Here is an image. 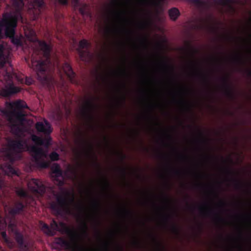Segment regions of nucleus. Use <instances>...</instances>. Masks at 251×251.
<instances>
[{
	"mask_svg": "<svg viewBox=\"0 0 251 251\" xmlns=\"http://www.w3.org/2000/svg\"><path fill=\"white\" fill-rule=\"evenodd\" d=\"M57 1L62 5H67L68 3V0H57Z\"/></svg>",
	"mask_w": 251,
	"mask_h": 251,
	"instance_id": "obj_46",
	"label": "nucleus"
},
{
	"mask_svg": "<svg viewBox=\"0 0 251 251\" xmlns=\"http://www.w3.org/2000/svg\"><path fill=\"white\" fill-rule=\"evenodd\" d=\"M230 180H231L233 182H234L235 187L237 189H240L244 186L243 183L241 181H240L239 180H238L236 178H232Z\"/></svg>",
	"mask_w": 251,
	"mask_h": 251,
	"instance_id": "obj_26",
	"label": "nucleus"
},
{
	"mask_svg": "<svg viewBox=\"0 0 251 251\" xmlns=\"http://www.w3.org/2000/svg\"><path fill=\"white\" fill-rule=\"evenodd\" d=\"M73 172L74 174L76 175L77 174V170L76 169H74L73 170Z\"/></svg>",
	"mask_w": 251,
	"mask_h": 251,
	"instance_id": "obj_58",
	"label": "nucleus"
},
{
	"mask_svg": "<svg viewBox=\"0 0 251 251\" xmlns=\"http://www.w3.org/2000/svg\"><path fill=\"white\" fill-rule=\"evenodd\" d=\"M225 171L226 173L229 176H233L235 175V172L228 167L226 168Z\"/></svg>",
	"mask_w": 251,
	"mask_h": 251,
	"instance_id": "obj_40",
	"label": "nucleus"
},
{
	"mask_svg": "<svg viewBox=\"0 0 251 251\" xmlns=\"http://www.w3.org/2000/svg\"><path fill=\"white\" fill-rule=\"evenodd\" d=\"M233 60H234V62H235L236 63H243V60H242L241 56H239V55H237V56H235L233 58Z\"/></svg>",
	"mask_w": 251,
	"mask_h": 251,
	"instance_id": "obj_39",
	"label": "nucleus"
},
{
	"mask_svg": "<svg viewBox=\"0 0 251 251\" xmlns=\"http://www.w3.org/2000/svg\"><path fill=\"white\" fill-rule=\"evenodd\" d=\"M29 151L37 167L46 169L50 166V162L45 160V158L47 157V154L42 148L31 146L29 148Z\"/></svg>",
	"mask_w": 251,
	"mask_h": 251,
	"instance_id": "obj_4",
	"label": "nucleus"
},
{
	"mask_svg": "<svg viewBox=\"0 0 251 251\" xmlns=\"http://www.w3.org/2000/svg\"><path fill=\"white\" fill-rule=\"evenodd\" d=\"M104 140L105 141L106 145L107 146H108L109 145V142H108V140L107 138L106 137H104Z\"/></svg>",
	"mask_w": 251,
	"mask_h": 251,
	"instance_id": "obj_55",
	"label": "nucleus"
},
{
	"mask_svg": "<svg viewBox=\"0 0 251 251\" xmlns=\"http://www.w3.org/2000/svg\"><path fill=\"white\" fill-rule=\"evenodd\" d=\"M1 238L2 239L6 242L8 243V239L7 238V234H6V232L5 231H3L1 232Z\"/></svg>",
	"mask_w": 251,
	"mask_h": 251,
	"instance_id": "obj_41",
	"label": "nucleus"
},
{
	"mask_svg": "<svg viewBox=\"0 0 251 251\" xmlns=\"http://www.w3.org/2000/svg\"><path fill=\"white\" fill-rule=\"evenodd\" d=\"M120 170L122 173L123 177L124 179H126V169L124 167L120 168Z\"/></svg>",
	"mask_w": 251,
	"mask_h": 251,
	"instance_id": "obj_42",
	"label": "nucleus"
},
{
	"mask_svg": "<svg viewBox=\"0 0 251 251\" xmlns=\"http://www.w3.org/2000/svg\"><path fill=\"white\" fill-rule=\"evenodd\" d=\"M49 157L51 161H57L59 159V156L58 153L55 151H53L49 155Z\"/></svg>",
	"mask_w": 251,
	"mask_h": 251,
	"instance_id": "obj_27",
	"label": "nucleus"
},
{
	"mask_svg": "<svg viewBox=\"0 0 251 251\" xmlns=\"http://www.w3.org/2000/svg\"><path fill=\"white\" fill-rule=\"evenodd\" d=\"M8 227V229L14 233L15 240L20 247L27 248V244L25 242L23 235L17 230L16 226L14 223H10Z\"/></svg>",
	"mask_w": 251,
	"mask_h": 251,
	"instance_id": "obj_10",
	"label": "nucleus"
},
{
	"mask_svg": "<svg viewBox=\"0 0 251 251\" xmlns=\"http://www.w3.org/2000/svg\"><path fill=\"white\" fill-rule=\"evenodd\" d=\"M51 171L52 173L54 174V179L58 181V184L60 186H62L64 184L63 179H59V177H62L63 171L61 169L60 167L58 164L54 163L51 167Z\"/></svg>",
	"mask_w": 251,
	"mask_h": 251,
	"instance_id": "obj_13",
	"label": "nucleus"
},
{
	"mask_svg": "<svg viewBox=\"0 0 251 251\" xmlns=\"http://www.w3.org/2000/svg\"><path fill=\"white\" fill-rule=\"evenodd\" d=\"M157 244L158 246V251H161L162 249H164V247H162V245L160 243L157 242Z\"/></svg>",
	"mask_w": 251,
	"mask_h": 251,
	"instance_id": "obj_47",
	"label": "nucleus"
},
{
	"mask_svg": "<svg viewBox=\"0 0 251 251\" xmlns=\"http://www.w3.org/2000/svg\"><path fill=\"white\" fill-rule=\"evenodd\" d=\"M78 207L80 210H82L83 208V207L81 206H78Z\"/></svg>",
	"mask_w": 251,
	"mask_h": 251,
	"instance_id": "obj_62",
	"label": "nucleus"
},
{
	"mask_svg": "<svg viewBox=\"0 0 251 251\" xmlns=\"http://www.w3.org/2000/svg\"><path fill=\"white\" fill-rule=\"evenodd\" d=\"M215 3L222 6L228 5L230 8L233 10V8L230 5L231 0H213Z\"/></svg>",
	"mask_w": 251,
	"mask_h": 251,
	"instance_id": "obj_23",
	"label": "nucleus"
},
{
	"mask_svg": "<svg viewBox=\"0 0 251 251\" xmlns=\"http://www.w3.org/2000/svg\"><path fill=\"white\" fill-rule=\"evenodd\" d=\"M14 5L17 9H21L24 5L23 0H15L14 1Z\"/></svg>",
	"mask_w": 251,
	"mask_h": 251,
	"instance_id": "obj_28",
	"label": "nucleus"
},
{
	"mask_svg": "<svg viewBox=\"0 0 251 251\" xmlns=\"http://www.w3.org/2000/svg\"><path fill=\"white\" fill-rule=\"evenodd\" d=\"M220 205L221 206H225L226 203L223 201H220Z\"/></svg>",
	"mask_w": 251,
	"mask_h": 251,
	"instance_id": "obj_57",
	"label": "nucleus"
},
{
	"mask_svg": "<svg viewBox=\"0 0 251 251\" xmlns=\"http://www.w3.org/2000/svg\"><path fill=\"white\" fill-rule=\"evenodd\" d=\"M108 247H109V244H108V243H106L105 244V249H106V250H108Z\"/></svg>",
	"mask_w": 251,
	"mask_h": 251,
	"instance_id": "obj_60",
	"label": "nucleus"
},
{
	"mask_svg": "<svg viewBox=\"0 0 251 251\" xmlns=\"http://www.w3.org/2000/svg\"><path fill=\"white\" fill-rule=\"evenodd\" d=\"M35 128L38 132L44 134L47 137L45 138H42V141L40 142V146H44L46 147L50 145L51 138L49 136L51 133L52 129L50 123L46 119L44 120V122H38L35 124Z\"/></svg>",
	"mask_w": 251,
	"mask_h": 251,
	"instance_id": "obj_5",
	"label": "nucleus"
},
{
	"mask_svg": "<svg viewBox=\"0 0 251 251\" xmlns=\"http://www.w3.org/2000/svg\"><path fill=\"white\" fill-rule=\"evenodd\" d=\"M192 1L200 7L204 8H209L208 3L206 0H192Z\"/></svg>",
	"mask_w": 251,
	"mask_h": 251,
	"instance_id": "obj_22",
	"label": "nucleus"
},
{
	"mask_svg": "<svg viewBox=\"0 0 251 251\" xmlns=\"http://www.w3.org/2000/svg\"><path fill=\"white\" fill-rule=\"evenodd\" d=\"M174 173L176 175L179 176L181 174V172L179 170H174Z\"/></svg>",
	"mask_w": 251,
	"mask_h": 251,
	"instance_id": "obj_52",
	"label": "nucleus"
},
{
	"mask_svg": "<svg viewBox=\"0 0 251 251\" xmlns=\"http://www.w3.org/2000/svg\"><path fill=\"white\" fill-rule=\"evenodd\" d=\"M25 143L21 140H12L10 143V147L14 150L21 151L24 149Z\"/></svg>",
	"mask_w": 251,
	"mask_h": 251,
	"instance_id": "obj_18",
	"label": "nucleus"
},
{
	"mask_svg": "<svg viewBox=\"0 0 251 251\" xmlns=\"http://www.w3.org/2000/svg\"><path fill=\"white\" fill-rule=\"evenodd\" d=\"M31 140L33 142H34L36 145H40V142L42 141V138L36 135H32L31 136Z\"/></svg>",
	"mask_w": 251,
	"mask_h": 251,
	"instance_id": "obj_29",
	"label": "nucleus"
},
{
	"mask_svg": "<svg viewBox=\"0 0 251 251\" xmlns=\"http://www.w3.org/2000/svg\"><path fill=\"white\" fill-rule=\"evenodd\" d=\"M62 69L67 76L68 79L72 83H76L75 79V74L73 71L71 65L67 62H65L62 67Z\"/></svg>",
	"mask_w": 251,
	"mask_h": 251,
	"instance_id": "obj_14",
	"label": "nucleus"
},
{
	"mask_svg": "<svg viewBox=\"0 0 251 251\" xmlns=\"http://www.w3.org/2000/svg\"><path fill=\"white\" fill-rule=\"evenodd\" d=\"M40 225L41 226V230L46 234L49 236H53L55 234L56 231L60 230V226L64 227L65 226V224L60 222L58 224L57 222L52 220L50 224V226L48 225L43 223V222H40Z\"/></svg>",
	"mask_w": 251,
	"mask_h": 251,
	"instance_id": "obj_8",
	"label": "nucleus"
},
{
	"mask_svg": "<svg viewBox=\"0 0 251 251\" xmlns=\"http://www.w3.org/2000/svg\"><path fill=\"white\" fill-rule=\"evenodd\" d=\"M34 42L37 44L31 58L32 69L36 72L38 79L42 82L48 81L47 72L51 71L59 65L53 63L50 58L51 47L44 41L35 39Z\"/></svg>",
	"mask_w": 251,
	"mask_h": 251,
	"instance_id": "obj_1",
	"label": "nucleus"
},
{
	"mask_svg": "<svg viewBox=\"0 0 251 251\" xmlns=\"http://www.w3.org/2000/svg\"><path fill=\"white\" fill-rule=\"evenodd\" d=\"M79 11L82 15H84L86 13L84 7L80 8Z\"/></svg>",
	"mask_w": 251,
	"mask_h": 251,
	"instance_id": "obj_50",
	"label": "nucleus"
},
{
	"mask_svg": "<svg viewBox=\"0 0 251 251\" xmlns=\"http://www.w3.org/2000/svg\"><path fill=\"white\" fill-rule=\"evenodd\" d=\"M80 137H81V142L83 144H87L88 150L87 151V153L90 154H92L93 155H95V154L94 153L93 151V145L92 144V143L90 142L89 141L86 140L84 138V134L82 132H80Z\"/></svg>",
	"mask_w": 251,
	"mask_h": 251,
	"instance_id": "obj_20",
	"label": "nucleus"
},
{
	"mask_svg": "<svg viewBox=\"0 0 251 251\" xmlns=\"http://www.w3.org/2000/svg\"><path fill=\"white\" fill-rule=\"evenodd\" d=\"M222 80L224 83L226 95L230 99H234L235 97V93L231 84L229 83L228 77H224Z\"/></svg>",
	"mask_w": 251,
	"mask_h": 251,
	"instance_id": "obj_16",
	"label": "nucleus"
},
{
	"mask_svg": "<svg viewBox=\"0 0 251 251\" xmlns=\"http://www.w3.org/2000/svg\"><path fill=\"white\" fill-rule=\"evenodd\" d=\"M162 65H163V66L165 68V69H168L170 68V66H169V65L168 64V63L166 62H163V63H162Z\"/></svg>",
	"mask_w": 251,
	"mask_h": 251,
	"instance_id": "obj_51",
	"label": "nucleus"
},
{
	"mask_svg": "<svg viewBox=\"0 0 251 251\" xmlns=\"http://www.w3.org/2000/svg\"><path fill=\"white\" fill-rule=\"evenodd\" d=\"M104 183H105V187L107 188H109L110 187V184H109L108 180L106 178L104 179Z\"/></svg>",
	"mask_w": 251,
	"mask_h": 251,
	"instance_id": "obj_49",
	"label": "nucleus"
},
{
	"mask_svg": "<svg viewBox=\"0 0 251 251\" xmlns=\"http://www.w3.org/2000/svg\"><path fill=\"white\" fill-rule=\"evenodd\" d=\"M172 218L170 215H165L163 217V220L166 223H167L169 220Z\"/></svg>",
	"mask_w": 251,
	"mask_h": 251,
	"instance_id": "obj_44",
	"label": "nucleus"
},
{
	"mask_svg": "<svg viewBox=\"0 0 251 251\" xmlns=\"http://www.w3.org/2000/svg\"><path fill=\"white\" fill-rule=\"evenodd\" d=\"M5 158L8 162H5L1 164V167L2 170L8 176H12L14 175L19 176L20 175L19 171L16 170L13 166V163L15 161L14 156L10 153H8L5 155Z\"/></svg>",
	"mask_w": 251,
	"mask_h": 251,
	"instance_id": "obj_7",
	"label": "nucleus"
},
{
	"mask_svg": "<svg viewBox=\"0 0 251 251\" xmlns=\"http://www.w3.org/2000/svg\"><path fill=\"white\" fill-rule=\"evenodd\" d=\"M118 154L120 155L122 161H124L126 157V155L122 152H118Z\"/></svg>",
	"mask_w": 251,
	"mask_h": 251,
	"instance_id": "obj_45",
	"label": "nucleus"
},
{
	"mask_svg": "<svg viewBox=\"0 0 251 251\" xmlns=\"http://www.w3.org/2000/svg\"><path fill=\"white\" fill-rule=\"evenodd\" d=\"M25 205L22 201H18L14 203V206L9 211V213L13 216L19 214L24 211Z\"/></svg>",
	"mask_w": 251,
	"mask_h": 251,
	"instance_id": "obj_17",
	"label": "nucleus"
},
{
	"mask_svg": "<svg viewBox=\"0 0 251 251\" xmlns=\"http://www.w3.org/2000/svg\"><path fill=\"white\" fill-rule=\"evenodd\" d=\"M13 105L14 106L15 108L17 109H21L27 107L26 104L21 100H19L15 101L13 103Z\"/></svg>",
	"mask_w": 251,
	"mask_h": 251,
	"instance_id": "obj_25",
	"label": "nucleus"
},
{
	"mask_svg": "<svg viewBox=\"0 0 251 251\" xmlns=\"http://www.w3.org/2000/svg\"><path fill=\"white\" fill-rule=\"evenodd\" d=\"M239 251H243V250L241 248H240Z\"/></svg>",
	"mask_w": 251,
	"mask_h": 251,
	"instance_id": "obj_64",
	"label": "nucleus"
},
{
	"mask_svg": "<svg viewBox=\"0 0 251 251\" xmlns=\"http://www.w3.org/2000/svg\"><path fill=\"white\" fill-rule=\"evenodd\" d=\"M200 210L201 212L205 216H208L209 213H211L212 212H213L212 210L205 211L204 207L203 206L200 207Z\"/></svg>",
	"mask_w": 251,
	"mask_h": 251,
	"instance_id": "obj_35",
	"label": "nucleus"
},
{
	"mask_svg": "<svg viewBox=\"0 0 251 251\" xmlns=\"http://www.w3.org/2000/svg\"><path fill=\"white\" fill-rule=\"evenodd\" d=\"M98 107L97 105L94 102V99H87L85 101L82 107V113L83 116L87 119L89 123L94 121L93 113Z\"/></svg>",
	"mask_w": 251,
	"mask_h": 251,
	"instance_id": "obj_6",
	"label": "nucleus"
},
{
	"mask_svg": "<svg viewBox=\"0 0 251 251\" xmlns=\"http://www.w3.org/2000/svg\"><path fill=\"white\" fill-rule=\"evenodd\" d=\"M20 91L19 87L15 86L13 83H9L0 91V95L3 97H9Z\"/></svg>",
	"mask_w": 251,
	"mask_h": 251,
	"instance_id": "obj_12",
	"label": "nucleus"
},
{
	"mask_svg": "<svg viewBox=\"0 0 251 251\" xmlns=\"http://www.w3.org/2000/svg\"><path fill=\"white\" fill-rule=\"evenodd\" d=\"M171 230L173 233L176 235H179L180 233V230L178 227L175 225L173 224L171 226Z\"/></svg>",
	"mask_w": 251,
	"mask_h": 251,
	"instance_id": "obj_30",
	"label": "nucleus"
},
{
	"mask_svg": "<svg viewBox=\"0 0 251 251\" xmlns=\"http://www.w3.org/2000/svg\"><path fill=\"white\" fill-rule=\"evenodd\" d=\"M111 31V29L109 27H107L105 29V32L107 34H109V33H110Z\"/></svg>",
	"mask_w": 251,
	"mask_h": 251,
	"instance_id": "obj_53",
	"label": "nucleus"
},
{
	"mask_svg": "<svg viewBox=\"0 0 251 251\" xmlns=\"http://www.w3.org/2000/svg\"><path fill=\"white\" fill-rule=\"evenodd\" d=\"M247 75H248V76L251 77V70H247Z\"/></svg>",
	"mask_w": 251,
	"mask_h": 251,
	"instance_id": "obj_54",
	"label": "nucleus"
},
{
	"mask_svg": "<svg viewBox=\"0 0 251 251\" xmlns=\"http://www.w3.org/2000/svg\"><path fill=\"white\" fill-rule=\"evenodd\" d=\"M122 102L123 103H125V100H126V97L125 96H123L122 98Z\"/></svg>",
	"mask_w": 251,
	"mask_h": 251,
	"instance_id": "obj_59",
	"label": "nucleus"
},
{
	"mask_svg": "<svg viewBox=\"0 0 251 251\" xmlns=\"http://www.w3.org/2000/svg\"><path fill=\"white\" fill-rule=\"evenodd\" d=\"M181 103H183V104H186V102L185 101H184V100L182 101Z\"/></svg>",
	"mask_w": 251,
	"mask_h": 251,
	"instance_id": "obj_63",
	"label": "nucleus"
},
{
	"mask_svg": "<svg viewBox=\"0 0 251 251\" xmlns=\"http://www.w3.org/2000/svg\"><path fill=\"white\" fill-rule=\"evenodd\" d=\"M133 244L134 246L138 248H141V242L137 239H135L133 241Z\"/></svg>",
	"mask_w": 251,
	"mask_h": 251,
	"instance_id": "obj_43",
	"label": "nucleus"
},
{
	"mask_svg": "<svg viewBox=\"0 0 251 251\" xmlns=\"http://www.w3.org/2000/svg\"><path fill=\"white\" fill-rule=\"evenodd\" d=\"M142 42L145 44L146 47H147V46H146V43H147V40L146 39H144L143 40H142Z\"/></svg>",
	"mask_w": 251,
	"mask_h": 251,
	"instance_id": "obj_56",
	"label": "nucleus"
},
{
	"mask_svg": "<svg viewBox=\"0 0 251 251\" xmlns=\"http://www.w3.org/2000/svg\"><path fill=\"white\" fill-rule=\"evenodd\" d=\"M16 194L22 199L27 198L28 197V193L23 188H18L16 191Z\"/></svg>",
	"mask_w": 251,
	"mask_h": 251,
	"instance_id": "obj_24",
	"label": "nucleus"
},
{
	"mask_svg": "<svg viewBox=\"0 0 251 251\" xmlns=\"http://www.w3.org/2000/svg\"><path fill=\"white\" fill-rule=\"evenodd\" d=\"M90 44L85 39H82L79 41V47L77 49L80 59L82 61H86L90 57V53L88 50Z\"/></svg>",
	"mask_w": 251,
	"mask_h": 251,
	"instance_id": "obj_9",
	"label": "nucleus"
},
{
	"mask_svg": "<svg viewBox=\"0 0 251 251\" xmlns=\"http://www.w3.org/2000/svg\"><path fill=\"white\" fill-rule=\"evenodd\" d=\"M186 51L189 52L191 53L192 56L194 55V53L196 51V50L194 49L191 45H188V48L186 50L185 49H183Z\"/></svg>",
	"mask_w": 251,
	"mask_h": 251,
	"instance_id": "obj_34",
	"label": "nucleus"
},
{
	"mask_svg": "<svg viewBox=\"0 0 251 251\" xmlns=\"http://www.w3.org/2000/svg\"><path fill=\"white\" fill-rule=\"evenodd\" d=\"M33 2L35 6L39 8L42 7L44 5V0H34Z\"/></svg>",
	"mask_w": 251,
	"mask_h": 251,
	"instance_id": "obj_33",
	"label": "nucleus"
},
{
	"mask_svg": "<svg viewBox=\"0 0 251 251\" xmlns=\"http://www.w3.org/2000/svg\"><path fill=\"white\" fill-rule=\"evenodd\" d=\"M55 243L62 248H65L66 249L72 248L71 243L63 237L56 238L55 239Z\"/></svg>",
	"mask_w": 251,
	"mask_h": 251,
	"instance_id": "obj_19",
	"label": "nucleus"
},
{
	"mask_svg": "<svg viewBox=\"0 0 251 251\" xmlns=\"http://www.w3.org/2000/svg\"><path fill=\"white\" fill-rule=\"evenodd\" d=\"M82 232L83 234L85 236H88L87 233V225L86 223L84 222H83V228H82Z\"/></svg>",
	"mask_w": 251,
	"mask_h": 251,
	"instance_id": "obj_36",
	"label": "nucleus"
},
{
	"mask_svg": "<svg viewBox=\"0 0 251 251\" xmlns=\"http://www.w3.org/2000/svg\"><path fill=\"white\" fill-rule=\"evenodd\" d=\"M215 219L217 222H223L225 221V219L222 217L218 214H215Z\"/></svg>",
	"mask_w": 251,
	"mask_h": 251,
	"instance_id": "obj_37",
	"label": "nucleus"
},
{
	"mask_svg": "<svg viewBox=\"0 0 251 251\" xmlns=\"http://www.w3.org/2000/svg\"><path fill=\"white\" fill-rule=\"evenodd\" d=\"M66 232L71 237V239L73 242L74 245L76 247L81 248L82 251H87L84 248H82L79 245V242L81 241L82 239L80 235L74 230L71 229L69 228H66Z\"/></svg>",
	"mask_w": 251,
	"mask_h": 251,
	"instance_id": "obj_15",
	"label": "nucleus"
},
{
	"mask_svg": "<svg viewBox=\"0 0 251 251\" xmlns=\"http://www.w3.org/2000/svg\"><path fill=\"white\" fill-rule=\"evenodd\" d=\"M93 206L97 211H99L101 207V204L98 200H94L93 202Z\"/></svg>",
	"mask_w": 251,
	"mask_h": 251,
	"instance_id": "obj_31",
	"label": "nucleus"
},
{
	"mask_svg": "<svg viewBox=\"0 0 251 251\" xmlns=\"http://www.w3.org/2000/svg\"><path fill=\"white\" fill-rule=\"evenodd\" d=\"M26 84L27 85H30L31 84V82H29L28 80H26Z\"/></svg>",
	"mask_w": 251,
	"mask_h": 251,
	"instance_id": "obj_61",
	"label": "nucleus"
},
{
	"mask_svg": "<svg viewBox=\"0 0 251 251\" xmlns=\"http://www.w3.org/2000/svg\"><path fill=\"white\" fill-rule=\"evenodd\" d=\"M68 192H63L62 194H57L55 195L56 200L52 201L50 203V209L56 215H61L65 213L70 212V207L72 204L75 203L74 196L71 197Z\"/></svg>",
	"mask_w": 251,
	"mask_h": 251,
	"instance_id": "obj_2",
	"label": "nucleus"
},
{
	"mask_svg": "<svg viewBox=\"0 0 251 251\" xmlns=\"http://www.w3.org/2000/svg\"><path fill=\"white\" fill-rule=\"evenodd\" d=\"M28 187L31 191L39 195H43L46 192V186L39 179L33 178L28 184Z\"/></svg>",
	"mask_w": 251,
	"mask_h": 251,
	"instance_id": "obj_11",
	"label": "nucleus"
},
{
	"mask_svg": "<svg viewBox=\"0 0 251 251\" xmlns=\"http://www.w3.org/2000/svg\"><path fill=\"white\" fill-rule=\"evenodd\" d=\"M197 75H199V76H200L202 78V79L205 84H206L207 85L209 84V80L208 79L207 75H201L199 73H197Z\"/></svg>",
	"mask_w": 251,
	"mask_h": 251,
	"instance_id": "obj_32",
	"label": "nucleus"
},
{
	"mask_svg": "<svg viewBox=\"0 0 251 251\" xmlns=\"http://www.w3.org/2000/svg\"><path fill=\"white\" fill-rule=\"evenodd\" d=\"M168 13L170 18L173 21H176L180 15L179 11L175 7L170 9L168 11Z\"/></svg>",
	"mask_w": 251,
	"mask_h": 251,
	"instance_id": "obj_21",
	"label": "nucleus"
},
{
	"mask_svg": "<svg viewBox=\"0 0 251 251\" xmlns=\"http://www.w3.org/2000/svg\"><path fill=\"white\" fill-rule=\"evenodd\" d=\"M124 211L125 212V213L127 215H132V212L129 210H127L125 208H124Z\"/></svg>",
	"mask_w": 251,
	"mask_h": 251,
	"instance_id": "obj_48",
	"label": "nucleus"
},
{
	"mask_svg": "<svg viewBox=\"0 0 251 251\" xmlns=\"http://www.w3.org/2000/svg\"><path fill=\"white\" fill-rule=\"evenodd\" d=\"M1 114L5 118L10 124L12 128L19 129L17 125V122L22 123L25 121V115L21 110H9L6 109H1L0 110Z\"/></svg>",
	"mask_w": 251,
	"mask_h": 251,
	"instance_id": "obj_3",
	"label": "nucleus"
},
{
	"mask_svg": "<svg viewBox=\"0 0 251 251\" xmlns=\"http://www.w3.org/2000/svg\"><path fill=\"white\" fill-rule=\"evenodd\" d=\"M199 133H200V135L201 136V138L198 140V141L202 144H206L207 143V141L206 140H205V139L203 138V137H202L203 133H202V132L200 131Z\"/></svg>",
	"mask_w": 251,
	"mask_h": 251,
	"instance_id": "obj_38",
	"label": "nucleus"
}]
</instances>
